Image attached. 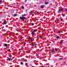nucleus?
Instances as JSON below:
<instances>
[{
  "mask_svg": "<svg viewBox=\"0 0 67 67\" xmlns=\"http://www.w3.org/2000/svg\"><path fill=\"white\" fill-rule=\"evenodd\" d=\"M20 19L21 20H23V21H25L26 20V18L24 17H20Z\"/></svg>",
  "mask_w": 67,
  "mask_h": 67,
  "instance_id": "f257e3e1",
  "label": "nucleus"
},
{
  "mask_svg": "<svg viewBox=\"0 0 67 67\" xmlns=\"http://www.w3.org/2000/svg\"><path fill=\"white\" fill-rule=\"evenodd\" d=\"M63 9H64V8L60 9L59 10V12L62 11L63 10Z\"/></svg>",
  "mask_w": 67,
  "mask_h": 67,
  "instance_id": "f03ea898",
  "label": "nucleus"
},
{
  "mask_svg": "<svg viewBox=\"0 0 67 67\" xmlns=\"http://www.w3.org/2000/svg\"><path fill=\"white\" fill-rule=\"evenodd\" d=\"M12 60V58H10L9 59H7V60Z\"/></svg>",
  "mask_w": 67,
  "mask_h": 67,
  "instance_id": "7ed1b4c3",
  "label": "nucleus"
},
{
  "mask_svg": "<svg viewBox=\"0 0 67 67\" xmlns=\"http://www.w3.org/2000/svg\"><path fill=\"white\" fill-rule=\"evenodd\" d=\"M44 7V5H42L40 6V8H41V9L42 8H43Z\"/></svg>",
  "mask_w": 67,
  "mask_h": 67,
  "instance_id": "20e7f679",
  "label": "nucleus"
},
{
  "mask_svg": "<svg viewBox=\"0 0 67 67\" xmlns=\"http://www.w3.org/2000/svg\"><path fill=\"white\" fill-rule=\"evenodd\" d=\"M49 3H48V2H46L45 3H44V4H48Z\"/></svg>",
  "mask_w": 67,
  "mask_h": 67,
  "instance_id": "39448f33",
  "label": "nucleus"
},
{
  "mask_svg": "<svg viewBox=\"0 0 67 67\" xmlns=\"http://www.w3.org/2000/svg\"><path fill=\"white\" fill-rule=\"evenodd\" d=\"M63 58H59L58 59L60 60H63Z\"/></svg>",
  "mask_w": 67,
  "mask_h": 67,
  "instance_id": "423d86ee",
  "label": "nucleus"
},
{
  "mask_svg": "<svg viewBox=\"0 0 67 67\" xmlns=\"http://www.w3.org/2000/svg\"><path fill=\"white\" fill-rule=\"evenodd\" d=\"M3 23L4 24H6L7 23V22H6V21H4Z\"/></svg>",
  "mask_w": 67,
  "mask_h": 67,
  "instance_id": "0eeeda50",
  "label": "nucleus"
},
{
  "mask_svg": "<svg viewBox=\"0 0 67 67\" xmlns=\"http://www.w3.org/2000/svg\"><path fill=\"white\" fill-rule=\"evenodd\" d=\"M26 16V14H24L23 15H22V16L23 17H24V16Z\"/></svg>",
  "mask_w": 67,
  "mask_h": 67,
  "instance_id": "6e6552de",
  "label": "nucleus"
},
{
  "mask_svg": "<svg viewBox=\"0 0 67 67\" xmlns=\"http://www.w3.org/2000/svg\"><path fill=\"white\" fill-rule=\"evenodd\" d=\"M31 34H32V35H34V32H31Z\"/></svg>",
  "mask_w": 67,
  "mask_h": 67,
  "instance_id": "1a4fd4ad",
  "label": "nucleus"
},
{
  "mask_svg": "<svg viewBox=\"0 0 67 67\" xmlns=\"http://www.w3.org/2000/svg\"><path fill=\"white\" fill-rule=\"evenodd\" d=\"M4 46L5 47H7V46H8V45H7V44L5 43L4 44Z\"/></svg>",
  "mask_w": 67,
  "mask_h": 67,
  "instance_id": "9d476101",
  "label": "nucleus"
},
{
  "mask_svg": "<svg viewBox=\"0 0 67 67\" xmlns=\"http://www.w3.org/2000/svg\"><path fill=\"white\" fill-rule=\"evenodd\" d=\"M14 16H17V14H14Z\"/></svg>",
  "mask_w": 67,
  "mask_h": 67,
  "instance_id": "9b49d317",
  "label": "nucleus"
},
{
  "mask_svg": "<svg viewBox=\"0 0 67 67\" xmlns=\"http://www.w3.org/2000/svg\"><path fill=\"white\" fill-rule=\"evenodd\" d=\"M62 16H63V17H64V16H65V14H63L62 15Z\"/></svg>",
  "mask_w": 67,
  "mask_h": 67,
  "instance_id": "f8f14e48",
  "label": "nucleus"
},
{
  "mask_svg": "<svg viewBox=\"0 0 67 67\" xmlns=\"http://www.w3.org/2000/svg\"><path fill=\"white\" fill-rule=\"evenodd\" d=\"M55 51H56V52H57V51H58V49H57V48H55Z\"/></svg>",
  "mask_w": 67,
  "mask_h": 67,
  "instance_id": "ddd939ff",
  "label": "nucleus"
},
{
  "mask_svg": "<svg viewBox=\"0 0 67 67\" xmlns=\"http://www.w3.org/2000/svg\"><path fill=\"white\" fill-rule=\"evenodd\" d=\"M54 49H52L51 51V52L52 53H53V52H54Z\"/></svg>",
  "mask_w": 67,
  "mask_h": 67,
  "instance_id": "4468645a",
  "label": "nucleus"
},
{
  "mask_svg": "<svg viewBox=\"0 0 67 67\" xmlns=\"http://www.w3.org/2000/svg\"><path fill=\"white\" fill-rule=\"evenodd\" d=\"M65 11H67V9L65 8L64 9Z\"/></svg>",
  "mask_w": 67,
  "mask_h": 67,
  "instance_id": "2eb2a0df",
  "label": "nucleus"
},
{
  "mask_svg": "<svg viewBox=\"0 0 67 67\" xmlns=\"http://www.w3.org/2000/svg\"><path fill=\"white\" fill-rule=\"evenodd\" d=\"M57 38H58H58H59V36H57Z\"/></svg>",
  "mask_w": 67,
  "mask_h": 67,
  "instance_id": "dca6fc26",
  "label": "nucleus"
},
{
  "mask_svg": "<svg viewBox=\"0 0 67 67\" xmlns=\"http://www.w3.org/2000/svg\"><path fill=\"white\" fill-rule=\"evenodd\" d=\"M34 13V12H31L30 13V14H32V13Z\"/></svg>",
  "mask_w": 67,
  "mask_h": 67,
  "instance_id": "f3484780",
  "label": "nucleus"
},
{
  "mask_svg": "<svg viewBox=\"0 0 67 67\" xmlns=\"http://www.w3.org/2000/svg\"><path fill=\"white\" fill-rule=\"evenodd\" d=\"M36 30H37L36 29H35V30H34V32H36Z\"/></svg>",
  "mask_w": 67,
  "mask_h": 67,
  "instance_id": "a211bd4d",
  "label": "nucleus"
},
{
  "mask_svg": "<svg viewBox=\"0 0 67 67\" xmlns=\"http://www.w3.org/2000/svg\"><path fill=\"white\" fill-rule=\"evenodd\" d=\"M20 64H21V65H23V62H21L20 63Z\"/></svg>",
  "mask_w": 67,
  "mask_h": 67,
  "instance_id": "6ab92c4d",
  "label": "nucleus"
},
{
  "mask_svg": "<svg viewBox=\"0 0 67 67\" xmlns=\"http://www.w3.org/2000/svg\"><path fill=\"white\" fill-rule=\"evenodd\" d=\"M21 8H22V9H24V7H23V6H21Z\"/></svg>",
  "mask_w": 67,
  "mask_h": 67,
  "instance_id": "aec40b11",
  "label": "nucleus"
},
{
  "mask_svg": "<svg viewBox=\"0 0 67 67\" xmlns=\"http://www.w3.org/2000/svg\"><path fill=\"white\" fill-rule=\"evenodd\" d=\"M58 33L59 34H60V33H61L60 31H58Z\"/></svg>",
  "mask_w": 67,
  "mask_h": 67,
  "instance_id": "412c9836",
  "label": "nucleus"
},
{
  "mask_svg": "<svg viewBox=\"0 0 67 67\" xmlns=\"http://www.w3.org/2000/svg\"><path fill=\"white\" fill-rule=\"evenodd\" d=\"M60 44H63V42H60Z\"/></svg>",
  "mask_w": 67,
  "mask_h": 67,
  "instance_id": "4be33fe9",
  "label": "nucleus"
},
{
  "mask_svg": "<svg viewBox=\"0 0 67 67\" xmlns=\"http://www.w3.org/2000/svg\"><path fill=\"white\" fill-rule=\"evenodd\" d=\"M32 46H34V44L33 43H32Z\"/></svg>",
  "mask_w": 67,
  "mask_h": 67,
  "instance_id": "5701e85b",
  "label": "nucleus"
},
{
  "mask_svg": "<svg viewBox=\"0 0 67 67\" xmlns=\"http://www.w3.org/2000/svg\"><path fill=\"white\" fill-rule=\"evenodd\" d=\"M25 65L26 66H27V63H26L25 64Z\"/></svg>",
  "mask_w": 67,
  "mask_h": 67,
  "instance_id": "b1692460",
  "label": "nucleus"
},
{
  "mask_svg": "<svg viewBox=\"0 0 67 67\" xmlns=\"http://www.w3.org/2000/svg\"><path fill=\"white\" fill-rule=\"evenodd\" d=\"M29 40H32V38L31 37H29Z\"/></svg>",
  "mask_w": 67,
  "mask_h": 67,
  "instance_id": "393cba45",
  "label": "nucleus"
},
{
  "mask_svg": "<svg viewBox=\"0 0 67 67\" xmlns=\"http://www.w3.org/2000/svg\"><path fill=\"white\" fill-rule=\"evenodd\" d=\"M10 51V49H8V52H9V51Z\"/></svg>",
  "mask_w": 67,
  "mask_h": 67,
  "instance_id": "a878e982",
  "label": "nucleus"
},
{
  "mask_svg": "<svg viewBox=\"0 0 67 67\" xmlns=\"http://www.w3.org/2000/svg\"><path fill=\"white\" fill-rule=\"evenodd\" d=\"M2 1V0H0V3Z\"/></svg>",
  "mask_w": 67,
  "mask_h": 67,
  "instance_id": "bb28decb",
  "label": "nucleus"
},
{
  "mask_svg": "<svg viewBox=\"0 0 67 67\" xmlns=\"http://www.w3.org/2000/svg\"><path fill=\"white\" fill-rule=\"evenodd\" d=\"M9 57H12V56L11 55L10 56H9Z\"/></svg>",
  "mask_w": 67,
  "mask_h": 67,
  "instance_id": "cd10ccee",
  "label": "nucleus"
},
{
  "mask_svg": "<svg viewBox=\"0 0 67 67\" xmlns=\"http://www.w3.org/2000/svg\"><path fill=\"white\" fill-rule=\"evenodd\" d=\"M26 43H24V45H26Z\"/></svg>",
  "mask_w": 67,
  "mask_h": 67,
  "instance_id": "c85d7f7f",
  "label": "nucleus"
},
{
  "mask_svg": "<svg viewBox=\"0 0 67 67\" xmlns=\"http://www.w3.org/2000/svg\"><path fill=\"white\" fill-rule=\"evenodd\" d=\"M61 21H63V19H60Z\"/></svg>",
  "mask_w": 67,
  "mask_h": 67,
  "instance_id": "c756f323",
  "label": "nucleus"
},
{
  "mask_svg": "<svg viewBox=\"0 0 67 67\" xmlns=\"http://www.w3.org/2000/svg\"><path fill=\"white\" fill-rule=\"evenodd\" d=\"M31 42H33V40L31 39Z\"/></svg>",
  "mask_w": 67,
  "mask_h": 67,
  "instance_id": "7c9ffc66",
  "label": "nucleus"
},
{
  "mask_svg": "<svg viewBox=\"0 0 67 67\" xmlns=\"http://www.w3.org/2000/svg\"><path fill=\"white\" fill-rule=\"evenodd\" d=\"M37 13H39V12H37Z\"/></svg>",
  "mask_w": 67,
  "mask_h": 67,
  "instance_id": "2f4dec72",
  "label": "nucleus"
},
{
  "mask_svg": "<svg viewBox=\"0 0 67 67\" xmlns=\"http://www.w3.org/2000/svg\"><path fill=\"white\" fill-rule=\"evenodd\" d=\"M32 25H34V24L33 23H32Z\"/></svg>",
  "mask_w": 67,
  "mask_h": 67,
  "instance_id": "473e14b6",
  "label": "nucleus"
},
{
  "mask_svg": "<svg viewBox=\"0 0 67 67\" xmlns=\"http://www.w3.org/2000/svg\"><path fill=\"white\" fill-rule=\"evenodd\" d=\"M39 37L40 38H41V37H42V36H40Z\"/></svg>",
  "mask_w": 67,
  "mask_h": 67,
  "instance_id": "72a5a7b5",
  "label": "nucleus"
},
{
  "mask_svg": "<svg viewBox=\"0 0 67 67\" xmlns=\"http://www.w3.org/2000/svg\"><path fill=\"white\" fill-rule=\"evenodd\" d=\"M23 37H21V39H22V38H23Z\"/></svg>",
  "mask_w": 67,
  "mask_h": 67,
  "instance_id": "f704fd0d",
  "label": "nucleus"
},
{
  "mask_svg": "<svg viewBox=\"0 0 67 67\" xmlns=\"http://www.w3.org/2000/svg\"><path fill=\"white\" fill-rule=\"evenodd\" d=\"M41 67H44V66H42Z\"/></svg>",
  "mask_w": 67,
  "mask_h": 67,
  "instance_id": "c9c22d12",
  "label": "nucleus"
},
{
  "mask_svg": "<svg viewBox=\"0 0 67 67\" xmlns=\"http://www.w3.org/2000/svg\"><path fill=\"white\" fill-rule=\"evenodd\" d=\"M3 31L4 32V31H5V30H3Z\"/></svg>",
  "mask_w": 67,
  "mask_h": 67,
  "instance_id": "e433bc0d",
  "label": "nucleus"
},
{
  "mask_svg": "<svg viewBox=\"0 0 67 67\" xmlns=\"http://www.w3.org/2000/svg\"><path fill=\"white\" fill-rule=\"evenodd\" d=\"M64 59H66V58H64Z\"/></svg>",
  "mask_w": 67,
  "mask_h": 67,
  "instance_id": "4c0bfd02",
  "label": "nucleus"
},
{
  "mask_svg": "<svg viewBox=\"0 0 67 67\" xmlns=\"http://www.w3.org/2000/svg\"><path fill=\"white\" fill-rule=\"evenodd\" d=\"M54 53H55L56 52H55V51H54Z\"/></svg>",
  "mask_w": 67,
  "mask_h": 67,
  "instance_id": "58836bf2",
  "label": "nucleus"
},
{
  "mask_svg": "<svg viewBox=\"0 0 67 67\" xmlns=\"http://www.w3.org/2000/svg\"><path fill=\"white\" fill-rule=\"evenodd\" d=\"M48 67H49V65H48Z\"/></svg>",
  "mask_w": 67,
  "mask_h": 67,
  "instance_id": "ea45409f",
  "label": "nucleus"
},
{
  "mask_svg": "<svg viewBox=\"0 0 67 67\" xmlns=\"http://www.w3.org/2000/svg\"><path fill=\"white\" fill-rule=\"evenodd\" d=\"M60 66H61V65H60Z\"/></svg>",
  "mask_w": 67,
  "mask_h": 67,
  "instance_id": "a19ab883",
  "label": "nucleus"
},
{
  "mask_svg": "<svg viewBox=\"0 0 67 67\" xmlns=\"http://www.w3.org/2000/svg\"><path fill=\"white\" fill-rule=\"evenodd\" d=\"M58 22H59V21H58Z\"/></svg>",
  "mask_w": 67,
  "mask_h": 67,
  "instance_id": "79ce46f5",
  "label": "nucleus"
},
{
  "mask_svg": "<svg viewBox=\"0 0 67 67\" xmlns=\"http://www.w3.org/2000/svg\"><path fill=\"white\" fill-rule=\"evenodd\" d=\"M43 34H44V33H43Z\"/></svg>",
  "mask_w": 67,
  "mask_h": 67,
  "instance_id": "37998d69",
  "label": "nucleus"
}]
</instances>
